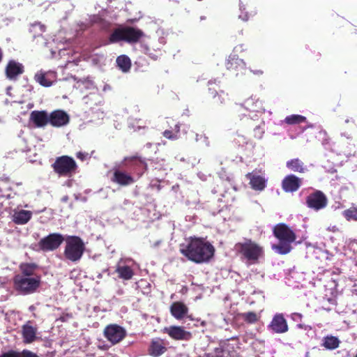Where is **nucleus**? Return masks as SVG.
<instances>
[{"label": "nucleus", "instance_id": "f257e3e1", "mask_svg": "<svg viewBox=\"0 0 357 357\" xmlns=\"http://www.w3.org/2000/svg\"><path fill=\"white\" fill-rule=\"evenodd\" d=\"M180 252L188 260L196 264L209 261L214 256V246L203 238L191 236L187 244H181Z\"/></svg>", "mask_w": 357, "mask_h": 357}, {"label": "nucleus", "instance_id": "f03ea898", "mask_svg": "<svg viewBox=\"0 0 357 357\" xmlns=\"http://www.w3.org/2000/svg\"><path fill=\"white\" fill-rule=\"evenodd\" d=\"M274 236L279 241L278 244H273L271 248L277 253L284 255L292 250L291 243L296 240L295 231L285 223H278L273 228Z\"/></svg>", "mask_w": 357, "mask_h": 357}, {"label": "nucleus", "instance_id": "7ed1b4c3", "mask_svg": "<svg viewBox=\"0 0 357 357\" xmlns=\"http://www.w3.org/2000/svg\"><path fill=\"white\" fill-rule=\"evenodd\" d=\"M234 249L242 259L251 264H257L264 256L263 248L250 238H245L243 242L236 243Z\"/></svg>", "mask_w": 357, "mask_h": 357}, {"label": "nucleus", "instance_id": "20e7f679", "mask_svg": "<svg viewBox=\"0 0 357 357\" xmlns=\"http://www.w3.org/2000/svg\"><path fill=\"white\" fill-rule=\"evenodd\" d=\"M144 35L141 29L127 26L115 29L110 34L109 40L111 43L125 41L134 44L138 43Z\"/></svg>", "mask_w": 357, "mask_h": 357}, {"label": "nucleus", "instance_id": "39448f33", "mask_svg": "<svg viewBox=\"0 0 357 357\" xmlns=\"http://www.w3.org/2000/svg\"><path fill=\"white\" fill-rule=\"evenodd\" d=\"M84 250L85 245L80 237L70 236L66 238L63 255L66 259L77 262L82 258Z\"/></svg>", "mask_w": 357, "mask_h": 357}, {"label": "nucleus", "instance_id": "423d86ee", "mask_svg": "<svg viewBox=\"0 0 357 357\" xmlns=\"http://www.w3.org/2000/svg\"><path fill=\"white\" fill-rule=\"evenodd\" d=\"M40 283V276L24 277L15 275L13 278L15 289L23 295L31 294L36 292Z\"/></svg>", "mask_w": 357, "mask_h": 357}, {"label": "nucleus", "instance_id": "0eeeda50", "mask_svg": "<svg viewBox=\"0 0 357 357\" xmlns=\"http://www.w3.org/2000/svg\"><path fill=\"white\" fill-rule=\"evenodd\" d=\"M52 167L59 176L68 177L75 174L78 167L72 157L61 155L55 159Z\"/></svg>", "mask_w": 357, "mask_h": 357}, {"label": "nucleus", "instance_id": "6e6552de", "mask_svg": "<svg viewBox=\"0 0 357 357\" xmlns=\"http://www.w3.org/2000/svg\"><path fill=\"white\" fill-rule=\"evenodd\" d=\"M64 241L62 234L52 233L42 238L38 243V249L43 252L54 251L59 248Z\"/></svg>", "mask_w": 357, "mask_h": 357}, {"label": "nucleus", "instance_id": "1a4fd4ad", "mask_svg": "<svg viewBox=\"0 0 357 357\" xmlns=\"http://www.w3.org/2000/svg\"><path fill=\"white\" fill-rule=\"evenodd\" d=\"M305 202L308 208L317 211L327 206L328 199L322 191L317 190L306 197Z\"/></svg>", "mask_w": 357, "mask_h": 357}, {"label": "nucleus", "instance_id": "9d476101", "mask_svg": "<svg viewBox=\"0 0 357 357\" xmlns=\"http://www.w3.org/2000/svg\"><path fill=\"white\" fill-rule=\"evenodd\" d=\"M126 335L125 329L116 324H110L105 327L104 335L113 344L120 342Z\"/></svg>", "mask_w": 357, "mask_h": 357}, {"label": "nucleus", "instance_id": "9b49d317", "mask_svg": "<svg viewBox=\"0 0 357 357\" xmlns=\"http://www.w3.org/2000/svg\"><path fill=\"white\" fill-rule=\"evenodd\" d=\"M163 332L167 333L172 339L174 340H190L192 335L190 331H185L183 327L178 326H170L165 327Z\"/></svg>", "mask_w": 357, "mask_h": 357}, {"label": "nucleus", "instance_id": "f8f14e48", "mask_svg": "<svg viewBox=\"0 0 357 357\" xmlns=\"http://www.w3.org/2000/svg\"><path fill=\"white\" fill-rule=\"evenodd\" d=\"M24 73L23 64L13 59L8 61L5 68V75L9 80H17Z\"/></svg>", "mask_w": 357, "mask_h": 357}, {"label": "nucleus", "instance_id": "ddd939ff", "mask_svg": "<svg viewBox=\"0 0 357 357\" xmlns=\"http://www.w3.org/2000/svg\"><path fill=\"white\" fill-rule=\"evenodd\" d=\"M226 68L231 73L238 75L245 69V63L236 54H230L225 63Z\"/></svg>", "mask_w": 357, "mask_h": 357}, {"label": "nucleus", "instance_id": "4468645a", "mask_svg": "<svg viewBox=\"0 0 357 357\" xmlns=\"http://www.w3.org/2000/svg\"><path fill=\"white\" fill-rule=\"evenodd\" d=\"M268 328L275 333H284L289 330L287 321L281 313H277L273 316Z\"/></svg>", "mask_w": 357, "mask_h": 357}, {"label": "nucleus", "instance_id": "2eb2a0df", "mask_svg": "<svg viewBox=\"0 0 357 357\" xmlns=\"http://www.w3.org/2000/svg\"><path fill=\"white\" fill-rule=\"evenodd\" d=\"M167 351L165 340L155 337L153 338L148 347V354L152 357H159Z\"/></svg>", "mask_w": 357, "mask_h": 357}, {"label": "nucleus", "instance_id": "dca6fc26", "mask_svg": "<svg viewBox=\"0 0 357 357\" xmlns=\"http://www.w3.org/2000/svg\"><path fill=\"white\" fill-rule=\"evenodd\" d=\"M69 115L61 109H56L49 114V123L56 128L67 125L69 123Z\"/></svg>", "mask_w": 357, "mask_h": 357}, {"label": "nucleus", "instance_id": "f3484780", "mask_svg": "<svg viewBox=\"0 0 357 357\" xmlns=\"http://www.w3.org/2000/svg\"><path fill=\"white\" fill-rule=\"evenodd\" d=\"M302 183V178L289 174L282 181V188L285 192H294L301 188Z\"/></svg>", "mask_w": 357, "mask_h": 357}, {"label": "nucleus", "instance_id": "a211bd4d", "mask_svg": "<svg viewBox=\"0 0 357 357\" xmlns=\"http://www.w3.org/2000/svg\"><path fill=\"white\" fill-rule=\"evenodd\" d=\"M38 328L32 325L31 321H28L22 326V337L24 344H31L38 340Z\"/></svg>", "mask_w": 357, "mask_h": 357}, {"label": "nucleus", "instance_id": "6ab92c4d", "mask_svg": "<svg viewBox=\"0 0 357 357\" xmlns=\"http://www.w3.org/2000/svg\"><path fill=\"white\" fill-rule=\"evenodd\" d=\"M29 121L36 128H43L49 123V114L45 110H34L30 114Z\"/></svg>", "mask_w": 357, "mask_h": 357}, {"label": "nucleus", "instance_id": "aec40b11", "mask_svg": "<svg viewBox=\"0 0 357 357\" xmlns=\"http://www.w3.org/2000/svg\"><path fill=\"white\" fill-rule=\"evenodd\" d=\"M111 180L112 182L123 186L130 185L135 182V179L131 175L119 169L114 171Z\"/></svg>", "mask_w": 357, "mask_h": 357}, {"label": "nucleus", "instance_id": "412c9836", "mask_svg": "<svg viewBox=\"0 0 357 357\" xmlns=\"http://www.w3.org/2000/svg\"><path fill=\"white\" fill-rule=\"evenodd\" d=\"M171 314L176 319H183L188 312V307L181 301L174 302L170 306Z\"/></svg>", "mask_w": 357, "mask_h": 357}, {"label": "nucleus", "instance_id": "4be33fe9", "mask_svg": "<svg viewBox=\"0 0 357 357\" xmlns=\"http://www.w3.org/2000/svg\"><path fill=\"white\" fill-rule=\"evenodd\" d=\"M246 178L250 181L251 188L255 190L261 191L266 187V179L254 172L248 173Z\"/></svg>", "mask_w": 357, "mask_h": 357}, {"label": "nucleus", "instance_id": "5701e85b", "mask_svg": "<svg viewBox=\"0 0 357 357\" xmlns=\"http://www.w3.org/2000/svg\"><path fill=\"white\" fill-rule=\"evenodd\" d=\"M241 106L251 112H260L264 110L261 101L252 96L246 99Z\"/></svg>", "mask_w": 357, "mask_h": 357}, {"label": "nucleus", "instance_id": "b1692460", "mask_svg": "<svg viewBox=\"0 0 357 357\" xmlns=\"http://www.w3.org/2000/svg\"><path fill=\"white\" fill-rule=\"evenodd\" d=\"M20 273L17 274L18 276L33 277L40 276L35 272L38 268V265L35 263H22L19 266Z\"/></svg>", "mask_w": 357, "mask_h": 357}, {"label": "nucleus", "instance_id": "393cba45", "mask_svg": "<svg viewBox=\"0 0 357 357\" xmlns=\"http://www.w3.org/2000/svg\"><path fill=\"white\" fill-rule=\"evenodd\" d=\"M31 211L22 209L14 213L13 221L17 225H25L31 220Z\"/></svg>", "mask_w": 357, "mask_h": 357}, {"label": "nucleus", "instance_id": "a878e982", "mask_svg": "<svg viewBox=\"0 0 357 357\" xmlns=\"http://www.w3.org/2000/svg\"><path fill=\"white\" fill-rule=\"evenodd\" d=\"M239 8L241 10L239 18L243 21L248 20L250 17L255 16L257 14V10L255 8L252 6H249L248 3H245L243 1H240Z\"/></svg>", "mask_w": 357, "mask_h": 357}, {"label": "nucleus", "instance_id": "bb28decb", "mask_svg": "<svg viewBox=\"0 0 357 357\" xmlns=\"http://www.w3.org/2000/svg\"><path fill=\"white\" fill-rule=\"evenodd\" d=\"M208 93L209 96L213 99V104L218 107L225 105L229 100L228 94L225 93L223 91L218 93L215 90L209 89Z\"/></svg>", "mask_w": 357, "mask_h": 357}, {"label": "nucleus", "instance_id": "cd10ccee", "mask_svg": "<svg viewBox=\"0 0 357 357\" xmlns=\"http://www.w3.org/2000/svg\"><path fill=\"white\" fill-rule=\"evenodd\" d=\"M115 272L118 274V277L120 279H123L124 280H129L132 279L134 275L133 270L127 265H117Z\"/></svg>", "mask_w": 357, "mask_h": 357}, {"label": "nucleus", "instance_id": "c85d7f7f", "mask_svg": "<svg viewBox=\"0 0 357 357\" xmlns=\"http://www.w3.org/2000/svg\"><path fill=\"white\" fill-rule=\"evenodd\" d=\"M286 166L290 170L296 172L304 173L307 170L304 162L299 158H294L288 160L286 163Z\"/></svg>", "mask_w": 357, "mask_h": 357}, {"label": "nucleus", "instance_id": "c756f323", "mask_svg": "<svg viewBox=\"0 0 357 357\" xmlns=\"http://www.w3.org/2000/svg\"><path fill=\"white\" fill-rule=\"evenodd\" d=\"M0 357H39L36 353L28 349H24L22 352L15 350H9L0 355Z\"/></svg>", "mask_w": 357, "mask_h": 357}, {"label": "nucleus", "instance_id": "7c9ffc66", "mask_svg": "<svg viewBox=\"0 0 357 357\" xmlns=\"http://www.w3.org/2000/svg\"><path fill=\"white\" fill-rule=\"evenodd\" d=\"M340 344V340L333 335H328L324 337L321 346L326 349L333 350L337 349Z\"/></svg>", "mask_w": 357, "mask_h": 357}, {"label": "nucleus", "instance_id": "2f4dec72", "mask_svg": "<svg viewBox=\"0 0 357 357\" xmlns=\"http://www.w3.org/2000/svg\"><path fill=\"white\" fill-rule=\"evenodd\" d=\"M118 67L124 73L128 72L131 68V61L126 55H121L116 59Z\"/></svg>", "mask_w": 357, "mask_h": 357}, {"label": "nucleus", "instance_id": "473e14b6", "mask_svg": "<svg viewBox=\"0 0 357 357\" xmlns=\"http://www.w3.org/2000/svg\"><path fill=\"white\" fill-rule=\"evenodd\" d=\"M306 121V117L300 114L287 116L284 122L288 125L301 124Z\"/></svg>", "mask_w": 357, "mask_h": 357}, {"label": "nucleus", "instance_id": "72a5a7b5", "mask_svg": "<svg viewBox=\"0 0 357 357\" xmlns=\"http://www.w3.org/2000/svg\"><path fill=\"white\" fill-rule=\"evenodd\" d=\"M240 317L245 322L250 324H255L259 320L258 315L254 312L241 313Z\"/></svg>", "mask_w": 357, "mask_h": 357}, {"label": "nucleus", "instance_id": "f704fd0d", "mask_svg": "<svg viewBox=\"0 0 357 357\" xmlns=\"http://www.w3.org/2000/svg\"><path fill=\"white\" fill-rule=\"evenodd\" d=\"M35 79L41 86L45 87H49L52 84V82L47 78L46 74L42 72L35 75Z\"/></svg>", "mask_w": 357, "mask_h": 357}, {"label": "nucleus", "instance_id": "c9c22d12", "mask_svg": "<svg viewBox=\"0 0 357 357\" xmlns=\"http://www.w3.org/2000/svg\"><path fill=\"white\" fill-rule=\"evenodd\" d=\"M180 131V127L178 124L174 125V128L172 130H165L162 135L163 136L169 139H176L178 138V135Z\"/></svg>", "mask_w": 357, "mask_h": 357}, {"label": "nucleus", "instance_id": "e433bc0d", "mask_svg": "<svg viewBox=\"0 0 357 357\" xmlns=\"http://www.w3.org/2000/svg\"><path fill=\"white\" fill-rule=\"evenodd\" d=\"M343 215L347 220L357 221V208L351 207L343 212Z\"/></svg>", "mask_w": 357, "mask_h": 357}, {"label": "nucleus", "instance_id": "4c0bfd02", "mask_svg": "<svg viewBox=\"0 0 357 357\" xmlns=\"http://www.w3.org/2000/svg\"><path fill=\"white\" fill-rule=\"evenodd\" d=\"M125 160L127 161V162H135V161H137L140 164L144 165L145 170L147 169V164L146 163V162L144 160H142L140 157H139L137 155L127 157V158H125Z\"/></svg>", "mask_w": 357, "mask_h": 357}, {"label": "nucleus", "instance_id": "58836bf2", "mask_svg": "<svg viewBox=\"0 0 357 357\" xmlns=\"http://www.w3.org/2000/svg\"><path fill=\"white\" fill-rule=\"evenodd\" d=\"M254 136L255 137L257 138V139H261L264 135V130L262 128H261V126H257L255 127V128L254 129Z\"/></svg>", "mask_w": 357, "mask_h": 357}, {"label": "nucleus", "instance_id": "ea45409f", "mask_svg": "<svg viewBox=\"0 0 357 357\" xmlns=\"http://www.w3.org/2000/svg\"><path fill=\"white\" fill-rule=\"evenodd\" d=\"M88 155H89V154H88L87 153H84V152H81V151H79V152H77V153H76V157H77L78 159H79V160H82V161H83V160H86V158L88 157Z\"/></svg>", "mask_w": 357, "mask_h": 357}, {"label": "nucleus", "instance_id": "a19ab883", "mask_svg": "<svg viewBox=\"0 0 357 357\" xmlns=\"http://www.w3.org/2000/svg\"><path fill=\"white\" fill-rule=\"evenodd\" d=\"M10 178L6 175H3L2 176L0 177V182L8 183H10Z\"/></svg>", "mask_w": 357, "mask_h": 357}, {"label": "nucleus", "instance_id": "79ce46f5", "mask_svg": "<svg viewBox=\"0 0 357 357\" xmlns=\"http://www.w3.org/2000/svg\"><path fill=\"white\" fill-rule=\"evenodd\" d=\"M3 50L0 47V63H1V61H3Z\"/></svg>", "mask_w": 357, "mask_h": 357}, {"label": "nucleus", "instance_id": "37998d69", "mask_svg": "<svg viewBox=\"0 0 357 357\" xmlns=\"http://www.w3.org/2000/svg\"><path fill=\"white\" fill-rule=\"evenodd\" d=\"M30 310H33L34 309V307L33 305H31L30 307H29Z\"/></svg>", "mask_w": 357, "mask_h": 357}, {"label": "nucleus", "instance_id": "c03bdc74", "mask_svg": "<svg viewBox=\"0 0 357 357\" xmlns=\"http://www.w3.org/2000/svg\"><path fill=\"white\" fill-rule=\"evenodd\" d=\"M149 161L151 162V164H152L153 162V160H149Z\"/></svg>", "mask_w": 357, "mask_h": 357}]
</instances>
